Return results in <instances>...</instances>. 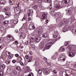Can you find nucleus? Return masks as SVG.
<instances>
[{
  "label": "nucleus",
  "instance_id": "48",
  "mask_svg": "<svg viewBox=\"0 0 76 76\" xmlns=\"http://www.w3.org/2000/svg\"><path fill=\"white\" fill-rule=\"evenodd\" d=\"M13 73L14 75H17V71H16V70L14 71L13 72Z\"/></svg>",
  "mask_w": 76,
  "mask_h": 76
},
{
  "label": "nucleus",
  "instance_id": "44",
  "mask_svg": "<svg viewBox=\"0 0 76 76\" xmlns=\"http://www.w3.org/2000/svg\"><path fill=\"white\" fill-rule=\"evenodd\" d=\"M38 5H35L34 6L33 8L34 9L36 10V9H38Z\"/></svg>",
  "mask_w": 76,
  "mask_h": 76
},
{
  "label": "nucleus",
  "instance_id": "53",
  "mask_svg": "<svg viewBox=\"0 0 76 76\" xmlns=\"http://www.w3.org/2000/svg\"><path fill=\"white\" fill-rule=\"evenodd\" d=\"M9 3L11 5H13V4L12 3V1L10 0L9 1Z\"/></svg>",
  "mask_w": 76,
  "mask_h": 76
},
{
  "label": "nucleus",
  "instance_id": "25",
  "mask_svg": "<svg viewBox=\"0 0 76 76\" xmlns=\"http://www.w3.org/2000/svg\"><path fill=\"white\" fill-rule=\"evenodd\" d=\"M0 3L2 4H5L6 3V1L4 0H1L0 1Z\"/></svg>",
  "mask_w": 76,
  "mask_h": 76
},
{
  "label": "nucleus",
  "instance_id": "56",
  "mask_svg": "<svg viewBox=\"0 0 76 76\" xmlns=\"http://www.w3.org/2000/svg\"><path fill=\"white\" fill-rule=\"evenodd\" d=\"M65 46H67V45L68 44H69L67 42H65Z\"/></svg>",
  "mask_w": 76,
  "mask_h": 76
},
{
  "label": "nucleus",
  "instance_id": "38",
  "mask_svg": "<svg viewBox=\"0 0 76 76\" xmlns=\"http://www.w3.org/2000/svg\"><path fill=\"white\" fill-rule=\"evenodd\" d=\"M3 23L5 25H7V24H8V23H9V21H4L3 22Z\"/></svg>",
  "mask_w": 76,
  "mask_h": 76
},
{
  "label": "nucleus",
  "instance_id": "31",
  "mask_svg": "<svg viewBox=\"0 0 76 76\" xmlns=\"http://www.w3.org/2000/svg\"><path fill=\"white\" fill-rule=\"evenodd\" d=\"M18 22V19H14V20L13 23L14 24H17Z\"/></svg>",
  "mask_w": 76,
  "mask_h": 76
},
{
  "label": "nucleus",
  "instance_id": "34",
  "mask_svg": "<svg viewBox=\"0 0 76 76\" xmlns=\"http://www.w3.org/2000/svg\"><path fill=\"white\" fill-rule=\"evenodd\" d=\"M59 50H61V51H64L65 50V49L64 48H62V47H61L59 48Z\"/></svg>",
  "mask_w": 76,
  "mask_h": 76
},
{
  "label": "nucleus",
  "instance_id": "9",
  "mask_svg": "<svg viewBox=\"0 0 76 76\" xmlns=\"http://www.w3.org/2000/svg\"><path fill=\"white\" fill-rule=\"evenodd\" d=\"M69 3H70V0H64L61 2V4L63 6H64L66 5V4Z\"/></svg>",
  "mask_w": 76,
  "mask_h": 76
},
{
  "label": "nucleus",
  "instance_id": "22",
  "mask_svg": "<svg viewBox=\"0 0 76 76\" xmlns=\"http://www.w3.org/2000/svg\"><path fill=\"white\" fill-rule=\"evenodd\" d=\"M53 36L54 38H57L58 36L60 37V36L58 35V33H55L54 34H53Z\"/></svg>",
  "mask_w": 76,
  "mask_h": 76
},
{
  "label": "nucleus",
  "instance_id": "57",
  "mask_svg": "<svg viewBox=\"0 0 76 76\" xmlns=\"http://www.w3.org/2000/svg\"><path fill=\"white\" fill-rule=\"evenodd\" d=\"M25 44H26V45H28V42L27 41H26L25 42Z\"/></svg>",
  "mask_w": 76,
  "mask_h": 76
},
{
  "label": "nucleus",
  "instance_id": "20",
  "mask_svg": "<svg viewBox=\"0 0 76 76\" xmlns=\"http://www.w3.org/2000/svg\"><path fill=\"white\" fill-rule=\"evenodd\" d=\"M71 49H72V46H71L70 45H69L67 46V47H66V50H67L68 52H69L70 50Z\"/></svg>",
  "mask_w": 76,
  "mask_h": 76
},
{
  "label": "nucleus",
  "instance_id": "42",
  "mask_svg": "<svg viewBox=\"0 0 76 76\" xmlns=\"http://www.w3.org/2000/svg\"><path fill=\"white\" fill-rule=\"evenodd\" d=\"M16 69L17 70L20 71V67L19 66H18L16 67Z\"/></svg>",
  "mask_w": 76,
  "mask_h": 76
},
{
  "label": "nucleus",
  "instance_id": "28",
  "mask_svg": "<svg viewBox=\"0 0 76 76\" xmlns=\"http://www.w3.org/2000/svg\"><path fill=\"white\" fill-rule=\"evenodd\" d=\"M64 25V23H63L62 22H61L59 23V26H60V27H61V26Z\"/></svg>",
  "mask_w": 76,
  "mask_h": 76
},
{
  "label": "nucleus",
  "instance_id": "23",
  "mask_svg": "<svg viewBox=\"0 0 76 76\" xmlns=\"http://www.w3.org/2000/svg\"><path fill=\"white\" fill-rule=\"evenodd\" d=\"M0 30L1 32H5V29H4V28L3 27H1L0 28Z\"/></svg>",
  "mask_w": 76,
  "mask_h": 76
},
{
  "label": "nucleus",
  "instance_id": "61",
  "mask_svg": "<svg viewBox=\"0 0 76 76\" xmlns=\"http://www.w3.org/2000/svg\"><path fill=\"white\" fill-rule=\"evenodd\" d=\"M53 73H55V74H56V73H57V71H56V70H54L53 71Z\"/></svg>",
  "mask_w": 76,
  "mask_h": 76
},
{
  "label": "nucleus",
  "instance_id": "6",
  "mask_svg": "<svg viewBox=\"0 0 76 76\" xmlns=\"http://www.w3.org/2000/svg\"><path fill=\"white\" fill-rule=\"evenodd\" d=\"M70 75V71L69 70H66L62 72V76H68Z\"/></svg>",
  "mask_w": 76,
  "mask_h": 76
},
{
  "label": "nucleus",
  "instance_id": "49",
  "mask_svg": "<svg viewBox=\"0 0 76 76\" xmlns=\"http://www.w3.org/2000/svg\"><path fill=\"white\" fill-rule=\"evenodd\" d=\"M8 11V10H7L6 9H4L3 10V12H7Z\"/></svg>",
  "mask_w": 76,
  "mask_h": 76
},
{
  "label": "nucleus",
  "instance_id": "14",
  "mask_svg": "<svg viewBox=\"0 0 76 76\" xmlns=\"http://www.w3.org/2000/svg\"><path fill=\"white\" fill-rule=\"evenodd\" d=\"M41 19L43 20L45 19H47V14L44 13L42 16Z\"/></svg>",
  "mask_w": 76,
  "mask_h": 76
},
{
  "label": "nucleus",
  "instance_id": "29",
  "mask_svg": "<svg viewBox=\"0 0 76 76\" xmlns=\"http://www.w3.org/2000/svg\"><path fill=\"white\" fill-rule=\"evenodd\" d=\"M42 37L45 38H47V33H44L42 34Z\"/></svg>",
  "mask_w": 76,
  "mask_h": 76
},
{
  "label": "nucleus",
  "instance_id": "62",
  "mask_svg": "<svg viewBox=\"0 0 76 76\" xmlns=\"http://www.w3.org/2000/svg\"><path fill=\"white\" fill-rule=\"evenodd\" d=\"M16 60H14L12 61V62L13 63H16Z\"/></svg>",
  "mask_w": 76,
  "mask_h": 76
},
{
  "label": "nucleus",
  "instance_id": "33",
  "mask_svg": "<svg viewBox=\"0 0 76 76\" xmlns=\"http://www.w3.org/2000/svg\"><path fill=\"white\" fill-rule=\"evenodd\" d=\"M29 13L31 15H33V13H34V11H33V10L32 9L30 10L29 11Z\"/></svg>",
  "mask_w": 76,
  "mask_h": 76
},
{
  "label": "nucleus",
  "instance_id": "40",
  "mask_svg": "<svg viewBox=\"0 0 76 76\" xmlns=\"http://www.w3.org/2000/svg\"><path fill=\"white\" fill-rule=\"evenodd\" d=\"M8 56H9V57L10 59H11V58H12L13 57V54L11 53Z\"/></svg>",
  "mask_w": 76,
  "mask_h": 76
},
{
  "label": "nucleus",
  "instance_id": "51",
  "mask_svg": "<svg viewBox=\"0 0 76 76\" xmlns=\"http://www.w3.org/2000/svg\"><path fill=\"white\" fill-rule=\"evenodd\" d=\"M3 75V71H0V76H2Z\"/></svg>",
  "mask_w": 76,
  "mask_h": 76
},
{
  "label": "nucleus",
  "instance_id": "45",
  "mask_svg": "<svg viewBox=\"0 0 76 76\" xmlns=\"http://www.w3.org/2000/svg\"><path fill=\"white\" fill-rule=\"evenodd\" d=\"M37 31L38 32V34H39L40 33H41V29L37 28Z\"/></svg>",
  "mask_w": 76,
  "mask_h": 76
},
{
  "label": "nucleus",
  "instance_id": "60",
  "mask_svg": "<svg viewBox=\"0 0 76 76\" xmlns=\"http://www.w3.org/2000/svg\"><path fill=\"white\" fill-rule=\"evenodd\" d=\"M19 48H21L22 49V48H23V46L20 45L19 47Z\"/></svg>",
  "mask_w": 76,
  "mask_h": 76
},
{
  "label": "nucleus",
  "instance_id": "1",
  "mask_svg": "<svg viewBox=\"0 0 76 76\" xmlns=\"http://www.w3.org/2000/svg\"><path fill=\"white\" fill-rule=\"evenodd\" d=\"M64 23L66 26L62 29V31L65 32L68 30L70 29V27H69L68 25H69V22L67 21V20L65 18H64L63 19Z\"/></svg>",
  "mask_w": 76,
  "mask_h": 76
},
{
  "label": "nucleus",
  "instance_id": "4",
  "mask_svg": "<svg viewBox=\"0 0 76 76\" xmlns=\"http://www.w3.org/2000/svg\"><path fill=\"white\" fill-rule=\"evenodd\" d=\"M11 14L10 13L7 12L4 15H1L0 17L2 19H3V18H9V17H10Z\"/></svg>",
  "mask_w": 76,
  "mask_h": 76
},
{
  "label": "nucleus",
  "instance_id": "10",
  "mask_svg": "<svg viewBox=\"0 0 76 76\" xmlns=\"http://www.w3.org/2000/svg\"><path fill=\"white\" fill-rule=\"evenodd\" d=\"M75 27V25H73L70 27V29L72 30V32L73 34H76V30L74 29Z\"/></svg>",
  "mask_w": 76,
  "mask_h": 76
},
{
  "label": "nucleus",
  "instance_id": "11",
  "mask_svg": "<svg viewBox=\"0 0 76 76\" xmlns=\"http://www.w3.org/2000/svg\"><path fill=\"white\" fill-rule=\"evenodd\" d=\"M43 73L45 75H47L50 73V70L48 69H44L43 71Z\"/></svg>",
  "mask_w": 76,
  "mask_h": 76
},
{
  "label": "nucleus",
  "instance_id": "26",
  "mask_svg": "<svg viewBox=\"0 0 76 76\" xmlns=\"http://www.w3.org/2000/svg\"><path fill=\"white\" fill-rule=\"evenodd\" d=\"M6 67V65L4 64H2L0 66V69L1 70H3V69H5V67Z\"/></svg>",
  "mask_w": 76,
  "mask_h": 76
},
{
  "label": "nucleus",
  "instance_id": "55",
  "mask_svg": "<svg viewBox=\"0 0 76 76\" xmlns=\"http://www.w3.org/2000/svg\"><path fill=\"white\" fill-rule=\"evenodd\" d=\"M25 57L26 59H28V58H29V56L28 55H26L25 56Z\"/></svg>",
  "mask_w": 76,
  "mask_h": 76
},
{
  "label": "nucleus",
  "instance_id": "30",
  "mask_svg": "<svg viewBox=\"0 0 76 76\" xmlns=\"http://www.w3.org/2000/svg\"><path fill=\"white\" fill-rule=\"evenodd\" d=\"M71 69H72V70H74L76 71V65H74L73 67H72Z\"/></svg>",
  "mask_w": 76,
  "mask_h": 76
},
{
  "label": "nucleus",
  "instance_id": "5",
  "mask_svg": "<svg viewBox=\"0 0 76 76\" xmlns=\"http://www.w3.org/2000/svg\"><path fill=\"white\" fill-rule=\"evenodd\" d=\"M30 39L31 40V41L30 42V44L32 48H35V45H34V42H33V40H34V38L32 37H30Z\"/></svg>",
  "mask_w": 76,
  "mask_h": 76
},
{
  "label": "nucleus",
  "instance_id": "3",
  "mask_svg": "<svg viewBox=\"0 0 76 76\" xmlns=\"http://www.w3.org/2000/svg\"><path fill=\"white\" fill-rule=\"evenodd\" d=\"M53 43H54L53 40H52V41L50 42L47 43L46 45V46L44 47V50H43V51H45V50H48L52 46L53 44Z\"/></svg>",
  "mask_w": 76,
  "mask_h": 76
},
{
  "label": "nucleus",
  "instance_id": "32",
  "mask_svg": "<svg viewBox=\"0 0 76 76\" xmlns=\"http://www.w3.org/2000/svg\"><path fill=\"white\" fill-rule=\"evenodd\" d=\"M6 54L7 56H9L10 55L11 53H10V52L8 51H7L6 52Z\"/></svg>",
  "mask_w": 76,
  "mask_h": 76
},
{
  "label": "nucleus",
  "instance_id": "21",
  "mask_svg": "<svg viewBox=\"0 0 76 76\" xmlns=\"http://www.w3.org/2000/svg\"><path fill=\"white\" fill-rule=\"evenodd\" d=\"M35 39L37 42H39L41 41V38L39 37H36Z\"/></svg>",
  "mask_w": 76,
  "mask_h": 76
},
{
  "label": "nucleus",
  "instance_id": "24",
  "mask_svg": "<svg viewBox=\"0 0 76 76\" xmlns=\"http://www.w3.org/2000/svg\"><path fill=\"white\" fill-rule=\"evenodd\" d=\"M69 56L70 57H73L75 56V55L73 54V53L72 52H70L69 53Z\"/></svg>",
  "mask_w": 76,
  "mask_h": 76
},
{
  "label": "nucleus",
  "instance_id": "2",
  "mask_svg": "<svg viewBox=\"0 0 76 76\" xmlns=\"http://www.w3.org/2000/svg\"><path fill=\"white\" fill-rule=\"evenodd\" d=\"M14 12L15 15H14V17L15 18V19H18L19 16V14L20 13V10L17 7H14Z\"/></svg>",
  "mask_w": 76,
  "mask_h": 76
},
{
  "label": "nucleus",
  "instance_id": "35",
  "mask_svg": "<svg viewBox=\"0 0 76 76\" xmlns=\"http://www.w3.org/2000/svg\"><path fill=\"white\" fill-rule=\"evenodd\" d=\"M45 2L46 3H51V0H44Z\"/></svg>",
  "mask_w": 76,
  "mask_h": 76
},
{
  "label": "nucleus",
  "instance_id": "15",
  "mask_svg": "<svg viewBox=\"0 0 76 76\" xmlns=\"http://www.w3.org/2000/svg\"><path fill=\"white\" fill-rule=\"evenodd\" d=\"M44 46V43L43 42H41L39 44V48L41 50L43 48Z\"/></svg>",
  "mask_w": 76,
  "mask_h": 76
},
{
  "label": "nucleus",
  "instance_id": "59",
  "mask_svg": "<svg viewBox=\"0 0 76 76\" xmlns=\"http://www.w3.org/2000/svg\"><path fill=\"white\" fill-rule=\"evenodd\" d=\"M15 56L16 57H19V54H15Z\"/></svg>",
  "mask_w": 76,
  "mask_h": 76
},
{
  "label": "nucleus",
  "instance_id": "58",
  "mask_svg": "<svg viewBox=\"0 0 76 76\" xmlns=\"http://www.w3.org/2000/svg\"><path fill=\"white\" fill-rule=\"evenodd\" d=\"M0 58H4V55H1L0 56Z\"/></svg>",
  "mask_w": 76,
  "mask_h": 76
},
{
  "label": "nucleus",
  "instance_id": "18",
  "mask_svg": "<svg viewBox=\"0 0 76 76\" xmlns=\"http://www.w3.org/2000/svg\"><path fill=\"white\" fill-rule=\"evenodd\" d=\"M68 20L69 21H75L76 20V19H75V17L73 16L69 18Z\"/></svg>",
  "mask_w": 76,
  "mask_h": 76
},
{
  "label": "nucleus",
  "instance_id": "50",
  "mask_svg": "<svg viewBox=\"0 0 76 76\" xmlns=\"http://www.w3.org/2000/svg\"><path fill=\"white\" fill-rule=\"evenodd\" d=\"M31 60H32V56H30L29 58V61H28V63L31 62Z\"/></svg>",
  "mask_w": 76,
  "mask_h": 76
},
{
  "label": "nucleus",
  "instance_id": "13",
  "mask_svg": "<svg viewBox=\"0 0 76 76\" xmlns=\"http://www.w3.org/2000/svg\"><path fill=\"white\" fill-rule=\"evenodd\" d=\"M60 60L62 61H64L66 60V56L65 54L64 55H62L60 57Z\"/></svg>",
  "mask_w": 76,
  "mask_h": 76
},
{
  "label": "nucleus",
  "instance_id": "41",
  "mask_svg": "<svg viewBox=\"0 0 76 76\" xmlns=\"http://www.w3.org/2000/svg\"><path fill=\"white\" fill-rule=\"evenodd\" d=\"M34 1H37L39 3H40L42 1V0H33Z\"/></svg>",
  "mask_w": 76,
  "mask_h": 76
},
{
  "label": "nucleus",
  "instance_id": "27",
  "mask_svg": "<svg viewBox=\"0 0 76 76\" xmlns=\"http://www.w3.org/2000/svg\"><path fill=\"white\" fill-rule=\"evenodd\" d=\"M29 28L30 29H35V27L34 26L31 25L29 26Z\"/></svg>",
  "mask_w": 76,
  "mask_h": 76
},
{
  "label": "nucleus",
  "instance_id": "39",
  "mask_svg": "<svg viewBox=\"0 0 76 76\" xmlns=\"http://www.w3.org/2000/svg\"><path fill=\"white\" fill-rule=\"evenodd\" d=\"M27 72H31V71H32V70H31L30 69V68L28 67H27Z\"/></svg>",
  "mask_w": 76,
  "mask_h": 76
},
{
  "label": "nucleus",
  "instance_id": "43",
  "mask_svg": "<svg viewBox=\"0 0 76 76\" xmlns=\"http://www.w3.org/2000/svg\"><path fill=\"white\" fill-rule=\"evenodd\" d=\"M38 72L40 75H41V74H42V70H41V69H39L38 71Z\"/></svg>",
  "mask_w": 76,
  "mask_h": 76
},
{
  "label": "nucleus",
  "instance_id": "16",
  "mask_svg": "<svg viewBox=\"0 0 76 76\" xmlns=\"http://www.w3.org/2000/svg\"><path fill=\"white\" fill-rule=\"evenodd\" d=\"M58 54V52H56L54 55L52 57V59H53V60H55V59H56V58H57Z\"/></svg>",
  "mask_w": 76,
  "mask_h": 76
},
{
  "label": "nucleus",
  "instance_id": "36",
  "mask_svg": "<svg viewBox=\"0 0 76 76\" xmlns=\"http://www.w3.org/2000/svg\"><path fill=\"white\" fill-rule=\"evenodd\" d=\"M56 8H57L58 9L61 8V6L60 4H57L56 5Z\"/></svg>",
  "mask_w": 76,
  "mask_h": 76
},
{
  "label": "nucleus",
  "instance_id": "19",
  "mask_svg": "<svg viewBox=\"0 0 76 76\" xmlns=\"http://www.w3.org/2000/svg\"><path fill=\"white\" fill-rule=\"evenodd\" d=\"M13 44H15L17 47H20V43H18V41H15L14 42H13Z\"/></svg>",
  "mask_w": 76,
  "mask_h": 76
},
{
  "label": "nucleus",
  "instance_id": "54",
  "mask_svg": "<svg viewBox=\"0 0 76 76\" xmlns=\"http://www.w3.org/2000/svg\"><path fill=\"white\" fill-rule=\"evenodd\" d=\"M20 65L22 66H23V65H24L23 64V62H20Z\"/></svg>",
  "mask_w": 76,
  "mask_h": 76
},
{
  "label": "nucleus",
  "instance_id": "52",
  "mask_svg": "<svg viewBox=\"0 0 76 76\" xmlns=\"http://www.w3.org/2000/svg\"><path fill=\"white\" fill-rule=\"evenodd\" d=\"M10 63V61H6V63L7 64H9Z\"/></svg>",
  "mask_w": 76,
  "mask_h": 76
},
{
  "label": "nucleus",
  "instance_id": "47",
  "mask_svg": "<svg viewBox=\"0 0 76 76\" xmlns=\"http://www.w3.org/2000/svg\"><path fill=\"white\" fill-rule=\"evenodd\" d=\"M4 41V39L2 38H0V42H3Z\"/></svg>",
  "mask_w": 76,
  "mask_h": 76
},
{
  "label": "nucleus",
  "instance_id": "17",
  "mask_svg": "<svg viewBox=\"0 0 76 76\" xmlns=\"http://www.w3.org/2000/svg\"><path fill=\"white\" fill-rule=\"evenodd\" d=\"M66 12L68 11L67 13L68 15H71L72 13V10L69 9H67L66 10Z\"/></svg>",
  "mask_w": 76,
  "mask_h": 76
},
{
  "label": "nucleus",
  "instance_id": "64",
  "mask_svg": "<svg viewBox=\"0 0 76 76\" xmlns=\"http://www.w3.org/2000/svg\"><path fill=\"white\" fill-rule=\"evenodd\" d=\"M73 47H74V49H76V45H73Z\"/></svg>",
  "mask_w": 76,
  "mask_h": 76
},
{
  "label": "nucleus",
  "instance_id": "63",
  "mask_svg": "<svg viewBox=\"0 0 76 76\" xmlns=\"http://www.w3.org/2000/svg\"><path fill=\"white\" fill-rule=\"evenodd\" d=\"M31 18L30 17H29L28 18V21H29L31 20Z\"/></svg>",
  "mask_w": 76,
  "mask_h": 76
},
{
  "label": "nucleus",
  "instance_id": "46",
  "mask_svg": "<svg viewBox=\"0 0 76 76\" xmlns=\"http://www.w3.org/2000/svg\"><path fill=\"white\" fill-rule=\"evenodd\" d=\"M28 76H34V75L32 73L30 72L29 73Z\"/></svg>",
  "mask_w": 76,
  "mask_h": 76
},
{
  "label": "nucleus",
  "instance_id": "7",
  "mask_svg": "<svg viewBox=\"0 0 76 76\" xmlns=\"http://www.w3.org/2000/svg\"><path fill=\"white\" fill-rule=\"evenodd\" d=\"M13 72V70H12V67L10 66L8 67L7 68V73L8 74H11Z\"/></svg>",
  "mask_w": 76,
  "mask_h": 76
},
{
  "label": "nucleus",
  "instance_id": "8",
  "mask_svg": "<svg viewBox=\"0 0 76 76\" xmlns=\"http://www.w3.org/2000/svg\"><path fill=\"white\" fill-rule=\"evenodd\" d=\"M7 39L10 40L11 41H13L15 40V39H14V38H13V37H12L10 35H7Z\"/></svg>",
  "mask_w": 76,
  "mask_h": 76
},
{
  "label": "nucleus",
  "instance_id": "12",
  "mask_svg": "<svg viewBox=\"0 0 76 76\" xmlns=\"http://www.w3.org/2000/svg\"><path fill=\"white\" fill-rule=\"evenodd\" d=\"M47 59L46 58H44V61L47 63V64L48 65V66H51V61H50V60H49L47 61Z\"/></svg>",
  "mask_w": 76,
  "mask_h": 76
},
{
  "label": "nucleus",
  "instance_id": "37",
  "mask_svg": "<svg viewBox=\"0 0 76 76\" xmlns=\"http://www.w3.org/2000/svg\"><path fill=\"white\" fill-rule=\"evenodd\" d=\"M49 8H50V9H52V10H53V12H54V10L55 9H53L52 8V6H51V4H50V6L48 7Z\"/></svg>",
  "mask_w": 76,
  "mask_h": 76
}]
</instances>
